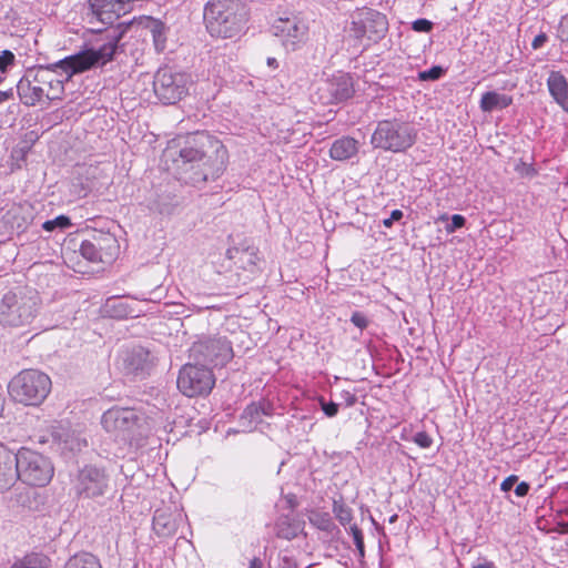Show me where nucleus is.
<instances>
[{
  "label": "nucleus",
  "mask_w": 568,
  "mask_h": 568,
  "mask_svg": "<svg viewBox=\"0 0 568 568\" xmlns=\"http://www.w3.org/2000/svg\"><path fill=\"white\" fill-rule=\"evenodd\" d=\"M80 254L88 261L93 263H100L97 245L93 236L89 240H84L80 245Z\"/></svg>",
  "instance_id": "473e14b6"
},
{
  "label": "nucleus",
  "mask_w": 568,
  "mask_h": 568,
  "mask_svg": "<svg viewBox=\"0 0 568 568\" xmlns=\"http://www.w3.org/2000/svg\"><path fill=\"white\" fill-rule=\"evenodd\" d=\"M513 103V97L497 91H488L481 95L479 108L483 112H493L508 108Z\"/></svg>",
  "instance_id": "393cba45"
},
{
  "label": "nucleus",
  "mask_w": 568,
  "mask_h": 568,
  "mask_svg": "<svg viewBox=\"0 0 568 568\" xmlns=\"http://www.w3.org/2000/svg\"><path fill=\"white\" fill-rule=\"evenodd\" d=\"M443 69L440 67H433L429 70L419 73V79L423 81L437 80L442 77Z\"/></svg>",
  "instance_id": "e433bc0d"
},
{
  "label": "nucleus",
  "mask_w": 568,
  "mask_h": 568,
  "mask_svg": "<svg viewBox=\"0 0 568 568\" xmlns=\"http://www.w3.org/2000/svg\"><path fill=\"white\" fill-rule=\"evenodd\" d=\"M52 436L57 449L60 450L62 455L80 452L87 446V440L82 438L79 433L63 425L58 426Z\"/></svg>",
  "instance_id": "6ab92c4d"
},
{
  "label": "nucleus",
  "mask_w": 568,
  "mask_h": 568,
  "mask_svg": "<svg viewBox=\"0 0 568 568\" xmlns=\"http://www.w3.org/2000/svg\"><path fill=\"white\" fill-rule=\"evenodd\" d=\"M547 87L550 95L561 108L568 100V82L559 71H551L547 79Z\"/></svg>",
  "instance_id": "5701e85b"
},
{
  "label": "nucleus",
  "mask_w": 568,
  "mask_h": 568,
  "mask_svg": "<svg viewBox=\"0 0 568 568\" xmlns=\"http://www.w3.org/2000/svg\"><path fill=\"white\" fill-rule=\"evenodd\" d=\"M90 22L113 24L121 16L128 13L122 0H89Z\"/></svg>",
  "instance_id": "dca6fc26"
},
{
  "label": "nucleus",
  "mask_w": 568,
  "mask_h": 568,
  "mask_svg": "<svg viewBox=\"0 0 568 568\" xmlns=\"http://www.w3.org/2000/svg\"><path fill=\"white\" fill-rule=\"evenodd\" d=\"M465 222H466V220H465V217L463 215L454 214L452 216L450 223L446 225L447 233H453L457 229L463 227L465 225Z\"/></svg>",
  "instance_id": "58836bf2"
},
{
  "label": "nucleus",
  "mask_w": 568,
  "mask_h": 568,
  "mask_svg": "<svg viewBox=\"0 0 568 568\" xmlns=\"http://www.w3.org/2000/svg\"><path fill=\"white\" fill-rule=\"evenodd\" d=\"M18 479L16 454L0 445V493L9 490Z\"/></svg>",
  "instance_id": "aec40b11"
},
{
  "label": "nucleus",
  "mask_w": 568,
  "mask_h": 568,
  "mask_svg": "<svg viewBox=\"0 0 568 568\" xmlns=\"http://www.w3.org/2000/svg\"><path fill=\"white\" fill-rule=\"evenodd\" d=\"M349 530L352 532L354 542L359 550H363L364 541L362 530L356 525H351Z\"/></svg>",
  "instance_id": "79ce46f5"
},
{
  "label": "nucleus",
  "mask_w": 568,
  "mask_h": 568,
  "mask_svg": "<svg viewBox=\"0 0 568 568\" xmlns=\"http://www.w3.org/2000/svg\"><path fill=\"white\" fill-rule=\"evenodd\" d=\"M403 217V212L400 210H394L390 213V216L383 220V225L387 229L393 226L395 221H399Z\"/></svg>",
  "instance_id": "c03bdc74"
},
{
  "label": "nucleus",
  "mask_w": 568,
  "mask_h": 568,
  "mask_svg": "<svg viewBox=\"0 0 568 568\" xmlns=\"http://www.w3.org/2000/svg\"><path fill=\"white\" fill-rule=\"evenodd\" d=\"M559 38L561 41L568 43V13L562 17L559 24Z\"/></svg>",
  "instance_id": "37998d69"
},
{
  "label": "nucleus",
  "mask_w": 568,
  "mask_h": 568,
  "mask_svg": "<svg viewBox=\"0 0 568 568\" xmlns=\"http://www.w3.org/2000/svg\"><path fill=\"white\" fill-rule=\"evenodd\" d=\"M413 442L420 448H429L433 444V438L425 432H418L415 434Z\"/></svg>",
  "instance_id": "c9c22d12"
},
{
  "label": "nucleus",
  "mask_w": 568,
  "mask_h": 568,
  "mask_svg": "<svg viewBox=\"0 0 568 568\" xmlns=\"http://www.w3.org/2000/svg\"><path fill=\"white\" fill-rule=\"evenodd\" d=\"M300 525L291 521L287 517H281L276 521V535L280 538L291 540L297 536Z\"/></svg>",
  "instance_id": "c85d7f7f"
},
{
  "label": "nucleus",
  "mask_w": 568,
  "mask_h": 568,
  "mask_svg": "<svg viewBox=\"0 0 568 568\" xmlns=\"http://www.w3.org/2000/svg\"><path fill=\"white\" fill-rule=\"evenodd\" d=\"M97 245L100 263L109 264L113 262L119 252L116 239L109 233L93 235Z\"/></svg>",
  "instance_id": "412c9836"
},
{
  "label": "nucleus",
  "mask_w": 568,
  "mask_h": 568,
  "mask_svg": "<svg viewBox=\"0 0 568 568\" xmlns=\"http://www.w3.org/2000/svg\"><path fill=\"white\" fill-rule=\"evenodd\" d=\"M412 28L416 32H429L433 29V22L427 19H417L412 23Z\"/></svg>",
  "instance_id": "4c0bfd02"
},
{
  "label": "nucleus",
  "mask_w": 568,
  "mask_h": 568,
  "mask_svg": "<svg viewBox=\"0 0 568 568\" xmlns=\"http://www.w3.org/2000/svg\"><path fill=\"white\" fill-rule=\"evenodd\" d=\"M28 153V148H16L12 150L11 156L18 161H24L26 155Z\"/></svg>",
  "instance_id": "de8ad7c7"
},
{
  "label": "nucleus",
  "mask_w": 568,
  "mask_h": 568,
  "mask_svg": "<svg viewBox=\"0 0 568 568\" xmlns=\"http://www.w3.org/2000/svg\"><path fill=\"white\" fill-rule=\"evenodd\" d=\"M14 63V54L9 50L0 53V71L4 73L7 69Z\"/></svg>",
  "instance_id": "f704fd0d"
},
{
  "label": "nucleus",
  "mask_w": 568,
  "mask_h": 568,
  "mask_svg": "<svg viewBox=\"0 0 568 568\" xmlns=\"http://www.w3.org/2000/svg\"><path fill=\"white\" fill-rule=\"evenodd\" d=\"M203 20L211 37L231 39L240 36L247 22V11L240 0H210Z\"/></svg>",
  "instance_id": "7ed1b4c3"
},
{
  "label": "nucleus",
  "mask_w": 568,
  "mask_h": 568,
  "mask_svg": "<svg viewBox=\"0 0 568 568\" xmlns=\"http://www.w3.org/2000/svg\"><path fill=\"white\" fill-rule=\"evenodd\" d=\"M562 528L565 532H568V521L562 524Z\"/></svg>",
  "instance_id": "4d7b16f0"
},
{
  "label": "nucleus",
  "mask_w": 568,
  "mask_h": 568,
  "mask_svg": "<svg viewBox=\"0 0 568 568\" xmlns=\"http://www.w3.org/2000/svg\"><path fill=\"white\" fill-rule=\"evenodd\" d=\"M271 30L286 51H295L305 43L308 28L297 17H287L276 19Z\"/></svg>",
  "instance_id": "ddd939ff"
},
{
  "label": "nucleus",
  "mask_w": 568,
  "mask_h": 568,
  "mask_svg": "<svg viewBox=\"0 0 568 568\" xmlns=\"http://www.w3.org/2000/svg\"><path fill=\"white\" fill-rule=\"evenodd\" d=\"M359 150L357 140L351 136L336 139L329 149V156L335 161H347L354 158Z\"/></svg>",
  "instance_id": "4be33fe9"
},
{
  "label": "nucleus",
  "mask_w": 568,
  "mask_h": 568,
  "mask_svg": "<svg viewBox=\"0 0 568 568\" xmlns=\"http://www.w3.org/2000/svg\"><path fill=\"white\" fill-rule=\"evenodd\" d=\"M548 40V37L546 33H539L535 37V39L531 42V47L534 50L540 49Z\"/></svg>",
  "instance_id": "49530a36"
},
{
  "label": "nucleus",
  "mask_w": 568,
  "mask_h": 568,
  "mask_svg": "<svg viewBox=\"0 0 568 568\" xmlns=\"http://www.w3.org/2000/svg\"><path fill=\"white\" fill-rule=\"evenodd\" d=\"M190 357L204 365L224 366L233 357V349L225 337H202L193 343Z\"/></svg>",
  "instance_id": "9d476101"
},
{
  "label": "nucleus",
  "mask_w": 568,
  "mask_h": 568,
  "mask_svg": "<svg viewBox=\"0 0 568 568\" xmlns=\"http://www.w3.org/2000/svg\"><path fill=\"white\" fill-rule=\"evenodd\" d=\"M52 382L39 369H23L8 385V393L14 402L27 406L40 405L50 394Z\"/></svg>",
  "instance_id": "423d86ee"
},
{
  "label": "nucleus",
  "mask_w": 568,
  "mask_h": 568,
  "mask_svg": "<svg viewBox=\"0 0 568 568\" xmlns=\"http://www.w3.org/2000/svg\"><path fill=\"white\" fill-rule=\"evenodd\" d=\"M178 388L187 397L209 394L214 384L215 378L211 369L202 364H185L178 376Z\"/></svg>",
  "instance_id": "1a4fd4ad"
},
{
  "label": "nucleus",
  "mask_w": 568,
  "mask_h": 568,
  "mask_svg": "<svg viewBox=\"0 0 568 568\" xmlns=\"http://www.w3.org/2000/svg\"><path fill=\"white\" fill-rule=\"evenodd\" d=\"M44 74L38 70L27 72L17 84V92L21 102L32 106L41 102L47 89L41 83H47Z\"/></svg>",
  "instance_id": "2eb2a0df"
},
{
  "label": "nucleus",
  "mask_w": 568,
  "mask_h": 568,
  "mask_svg": "<svg viewBox=\"0 0 568 568\" xmlns=\"http://www.w3.org/2000/svg\"><path fill=\"white\" fill-rule=\"evenodd\" d=\"M270 404L267 403H252L250 404L241 415V424L247 430H253L262 422V415H270Z\"/></svg>",
  "instance_id": "b1692460"
},
{
  "label": "nucleus",
  "mask_w": 568,
  "mask_h": 568,
  "mask_svg": "<svg viewBox=\"0 0 568 568\" xmlns=\"http://www.w3.org/2000/svg\"><path fill=\"white\" fill-rule=\"evenodd\" d=\"M49 559L45 556L31 554L16 561L11 568H48Z\"/></svg>",
  "instance_id": "c756f323"
},
{
  "label": "nucleus",
  "mask_w": 568,
  "mask_h": 568,
  "mask_svg": "<svg viewBox=\"0 0 568 568\" xmlns=\"http://www.w3.org/2000/svg\"><path fill=\"white\" fill-rule=\"evenodd\" d=\"M415 139L416 132L408 123L384 120L378 122L371 143L377 149L402 152L410 148Z\"/></svg>",
  "instance_id": "0eeeda50"
},
{
  "label": "nucleus",
  "mask_w": 568,
  "mask_h": 568,
  "mask_svg": "<svg viewBox=\"0 0 568 568\" xmlns=\"http://www.w3.org/2000/svg\"><path fill=\"white\" fill-rule=\"evenodd\" d=\"M518 477L516 475H510L505 478L500 485V489L505 493L509 491L513 486L517 483Z\"/></svg>",
  "instance_id": "a18cd8bd"
},
{
  "label": "nucleus",
  "mask_w": 568,
  "mask_h": 568,
  "mask_svg": "<svg viewBox=\"0 0 568 568\" xmlns=\"http://www.w3.org/2000/svg\"><path fill=\"white\" fill-rule=\"evenodd\" d=\"M320 404L327 417H334L338 412V405L334 402L326 403L324 398H320Z\"/></svg>",
  "instance_id": "ea45409f"
},
{
  "label": "nucleus",
  "mask_w": 568,
  "mask_h": 568,
  "mask_svg": "<svg viewBox=\"0 0 568 568\" xmlns=\"http://www.w3.org/2000/svg\"><path fill=\"white\" fill-rule=\"evenodd\" d=\"M108 487V479L105 474L92 466L82 468L75 480L74 489L80 497L94 498L102 496Z\"/></svg>",
  "instance_id": "4468645a"
},
{
  "label": "nucleus",
  "mask_w": 568,
  "mask_h": 568,
  "mask_svg": "<svg viewBox=\"0 0 568 568\" xmlns=\"http://www.w3.org/2000/svg\"><path fill=\"white\" fill-rule=\"evenodd\" d=\"M13 97L12 90L0 91V104L10 100Z\"/></svg>",
  "instance_id": "3c124183"
},
{
  "label": "nucleus",
  "mask_w": 568,
  "mask_h": 568,
  "mask_svg": "<svg viewBox=\"0 0 568 568\" xmlns=\"http://www.w3.org/2000/svg\"><path fill=\"white\" fill-rule=\"evenodd\" d=\"M190 83L191 80L186 73L163 68L155 73L153 89L163 103L174 104L186 94Z\"/></svg>",
  "instance_id": "9b49d317"
},
{
  "label": "nucleus",
  "mask_w": 568,
  "mask_h": 568,
  "mask_svg": "<svg viewBox=\"0 0 568 568\" xmlns=\"http://www.w3.org/2000/svg\"><path fill=\"white\" fill-rule=\"evenodd\" d=\"M226 151L221 148L216 150L215 156L206 155L196 143L187 141L186 145L179 152L176 160L178 168L184 172L193 171L190 181L193 184L217 179L225 169Z\"/></svg>",
  "instance_id": "39448f33"
},
{
  "label": "nucleus",
  "mask_w": 568,
  "mask_h": 568,
  "mask_svg": "<svg viewBox=\"0 0 568 568\" xmlns=\"http://www.w3.org/2000/svg\"><path fill=\"white\" fill-rule=\"evenodd\" d=\"M388 23L384 14L375 10L358 12L351 23V32L358 40L367 39L377 42L387 32Z\"/></svg>",
  "instance_id": "f8f14e48"
},
{
  "label": "nucleus",
  "mask_w": 568,
  "mask_h": 568,
  "mask_svg": "<svg viewBox=\"0 0 568 568\" xmlns=\"http://www.w3.org/2000/svg\"><path fill=\"white\" fill-rule=\"evenodd\" d=\"M72 225L70 219L65 215H59L53 220H48L42 224V229L47 232H52L57 229L65 230Z\"/></svg>",
  "instance_id": "72a5a7b5"
},
{
  "label": "nucleus",
  "mask_w": 568,
  "mask_h": 568,
  "mask_svg": "<svg viewBox=\"0 0 568 568\" xmlns=\"http://www.w3.org/2000/svg\"><path fill=\"white\" fill-rule=\"evenodd\" d=\"M328 526H329V519L324 520V523H323V525H322V528H323V529H327V528H328Z\"/></svg>",
  "instance_id": "6e6d98bb"
},
{
  "label": "nucleus",
  "mask_w": 568,
  "mask_h": 568,
  "mask_svg": "<svg viewBox=\"0 0 568 568\" xmlns=\"http://www.w3.org/2000/svg\"><path fill=\"white\" fill-rule=\"evenodd\" d=\"M333 513L337 520L346 527L347 525L351 526L353 514L352 509L346 506L343 501L334 500L333 503Z\"/></svg>",
  "instance_id": "2f4dec72"
},
{
  "label": "nucleus",
  "mask_w": 568,
  "mask_h": 568,
  "mask_svg": "<svg viewBox=\"0 0 568 568\" xmlns=\"http://www.w3.org/2000/svg\"><path fill=\"white\" fill-rule=\"evenodd\" d=\"M108 38V42L99 48H89L45 67L38 68V72H42L45 81H48L47 83H41L42 88L47 89L44 98L48 100L60 99L64 91V82L69 81L74 74L102 67L111 61L122 38V32L113 31Z\"/></svg>",
  "instance_id": "f257e3e1"
},
{
  "label": "nucleus",
  "mask_w": 568,
  "mask_h": 568,
  "mask_svg": "<svg viewBox=\"0 0 568 568\" xmlns=\"http://www.w3.org/2000/svg\"><path fill=\"white\" fill-rule=\"evenodd\" d=\"M226 257L234 262V264L246 272L243 282L246 283L258 271V250L254 246H234L226 251Z\"/></svg>",
  "instance_id": "f3484780"
},
{
  "label": "nucleus",
  "mask_w": 568,
  "mask_h": 568,
  "mask_svg": "<svg viewBox=\"0 0 568 568\" xmlns=\"http://www.w3.org/2000/svg\"><path fill=\"white\" fill-rule=\"evenodd\" d=\"M101 425L115 440L139 446L153 430L154 420L139 409L114 406L102 414Z\"/></svg>",
  "instance_id": "f03ea898"
},
{
  "label": "nucleus",
  "mask_w": 568,
  "mask_h": 568,
  "mask_svg": "<svg viewBox=\"0 0 568 568\" xmlns=\"http://www.w3.org/2000/svg\"><path fill=\"white\" fill-rule=\"evenodd\" d=\"M64 568H102V566L94 555L82 552L71 557Z\"/></svg>",
  "instance_id": "cd10ccee"
},
{
  "label": "nucleus",
  "mask_w": 568,
  "mask_h": 568,
  "mask_svg": "<svg viewBox=\"0 0 568 568\" xmlns=\"http://www.w3.org/2000/svg\"><path fill=\"white\" fill-rule=\"evenodd\" d=\"M324 90L329 93L325 103L345 101L354 93L353 80L349 74L338 71L324 82Z\"/></svg>",
  "instance_id": "a211bd4d"
},
{
  "label": "nucleus",
  "mask_w": 568,
  "mask_h": 568,
  "mask_svg": "<svg viewBox=\"0 0 568 568\" xmlns=\"http://www.w3.org/2000/svg\"><path fill=\"white\" fill-rule=\"evenodd\" d=\"M267 65L272 67V68H277L278 67L277 60L275 58H268Z\"/></svg>",
  "instance_id": "5fc2aeb1"
},
{
  "label": "nucleus",
  "mask_w": 568,
  "mask_h": 568,
  "mask_svg": "<svg viewBox=\"0 0 568 568\" xmlns=\"http://www.w3.org/2000/svg\"><path fill=\"white\" fill-rule=\"evenodd\" d=\"M248 568H263V564L261 561V559L258 558H253L251 561H250V567Z\"/></svg>",
  "instance_id": "864d4df0"
},
{
  "label": "nucleus",
  "mask_w": 568,
  "mask_h": 568,
  "mask_svg": "<svg viewBox=\"0 0 568 568\" xmlns=\"http://www.w3.org/2000/svg\"><path fill=\"white\" fill-rule=\"evenodd\" d=\"M473 568H497V567L493 561L485 560L484 562L474 565Z\"/></svg>",
  "instance_id": "603ef678"
},
{
  "label": "nucleus",
  "mask_w": 568,
  "mask_h": 568,
  "mask_svg": "<svg viewBox=\"0 0 568 568\" xmlns=\"http://www.w3.org/2000/svg\"><path fill=\"white\" fill-rule=\"evenodd\" d=\"M529 491V485L526 481L519 483L515 488V494L518 497H525Z\"/></svg>",
  "instance_id": "09e8293b"
},
{
  "label": "nucleus",
  "mask_w": 568,
  "mask_h": 568,
  "mask_svg": "<svg viewBox=\"0 0 568 568\" xmlns=\"http://www.w3.org/2000/svg\"><path fill=\"white\" fill-rule=\"evenodd\" d=\"M351 322L358 328L361 329H364L367 327L368 325V320L367 317L363 314V313H359V312H355L353 313L352 317H351Z\"/></svg>",
  "instance_id": "a19ab883"
},
{
  "label": "nucleus",
  "mask_w": 568,
  "mask_h": 568,
  "mask_svg": "<svg viewBox=\"0 0 568 568\" xmlns=\"http://www.w3.org/2000/svg\"><path fill=\"white\" fill-rule=\"evenodd\" d=\"M153 529L158 535L168 536L174 534L175 524L172 523L164 514L156 511L153 518Z\"/></svg>",
  "instance_id": "7c9ffc66"
},
{
  "label": "nucleus",
  "mask_w": 568,
  "mask_h": 568,
  "mask_svg": "<svg viewBox=\"0 0 568 568\" xmlns=\"http://www.w3.org/2000/svg\"><path fill=\"white\" fill-rule=\"evenodd\" d=\"M154 357L149 351L139 346L132 349L125 362L128 367L133 372H144L153 364Z\"/></svg>",
  "instance_id": "a878e982"
},
{
  "label": "nucleus",
  "mask_w": 568,
  "mask_h": 568,
  "mask_svg": "<svg viewBox=\"0 0 568 568\" xmlns=\"http://www.w3.org/2000/svg\"><path fill=\"white\" fill-rule=\"evenodd\" d=\"M41 306L37 291L17 288L9 291L0 300V325L4 327H22L31 324Z\"/></svg>",
  "instance_id": "20e7f679"
},
{
  "label": "nucleus",
  "mask_w": 568,
  "mask_h": 568,
  "mask_svg": "<svg viewBox=\"0 0 568 568\" xmlns=\"http://www.w3.org/2000/svg\"><path fill=\"white\" fill-rule=\"evenodd\" d=\"M143 26L150 30L153 37L154 45L158 50H162L165 44V26L162 21L152 17L143 19Z\"/></svg>",
  "instance_id": "bb28decb"
},
{
  "label": "nucleus",
  "mask_w": 568,
  "mask_h": 568,
  "mask_svg": "<svg viewBox=\"0 0 568 568\" xmlns=\"http://www.w3.org/2000/svg\"><path fill=\"white\" fill-rule=\"evenodd\" d=\"M280 568H297L295 560L288 556L281 558Z\"/></svg>",
  "instance_id": "8fccbe9b"
},
{
  "label": "nucleus",
  "mask_w": 568,
  "mask_h": 568,
  "mask_svg": "<svg viewBox=\"0 0 568 568\" xmlns=\"http://www.w3.org/2000/svg\"><path fill=\"white\" fill-rule=\"evenodd\" d=\"M19 479L23 484L43 487L53 477L54 468L45 456L31 449L22 448L16 454Z\"/></svg>",
  "instance_id": "6e6552de"
}]
</instances>
